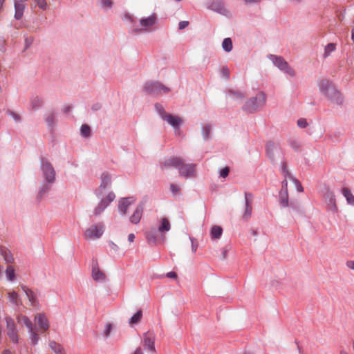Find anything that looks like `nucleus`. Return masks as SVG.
Returning a JSON list of instances; mask_svg holds the SVG:
<instances>
[{"label":"nucleus","mask_w":354,"mask_h":354,"mask_svg":"<svg viewBox=\"0 0 354 354\" xmlns=\"http://www.w3.org/2000/svg\"><path fill=\"white\" fill-rule=\"evenodd\" d=\"M320 93L331 103L342 105L344 98L341 92L336 88L335 84L327 79H323L319 82Z\"/></svg>","instance_id":"nucleus-1"},{"label":"nucleus","mask_w":354,"mask_h":354,"mask_svg":"<svg viewBox=\"0 0 354 354\" xmlns=\"http://www.w3.org/2000/svg\"><path fill=\"white\" fill-rule=\"evenodd\" d=\"M126 18L129 20L132 25V31L135 33H142L149 32L157 21L156 14H152L146 18L140 20L139 25H137L133 17L127 15Z\"/></svg>","instance_id":"nucleus-2"},{"label":"nucleus","mask_w":354,"mask_h":354,"mask_svg":"<svg viewBox=\"0 0 354 354\" xmlns=\"http://www.w3.org/2000/svg\"><path fill=\"white\" fill-rule=\"evenodd\" d=\"M266 102V95L263 92H259L255 97H251L245 102L243 110L250 113H254L260 107L264 106Z\"/></svg>","instance_id":"nucleus-3"},{"label":"nucleus","mask_w":354,"mask_h":354,"mask_svg":"<svg viewBox=\"0 0 354 354\" xmlns=\"http://www.w3.org/2000/svg\"><path fill=\"white\" fill-rule=\"evenodd\" d=\"M268 57L276 67L286 75L292 77L296 75L295 71L289 66L288 63L283 57L270 54Z\"/></svg>","instance_id":"nucleus-4"},{"label":"nucleus","mask_w":354,"mask_h":354,"mask_svg":"<svg viewBox=\"0 0 354 354\" xmlns=\"http://www.w3.org/2000/svg\"><path fill=\"white\" fill-rule=\"evenodd\" d=\"M145 93L151 95H160L168 93L170 91L169 88L158 82H147L143 86Z\"/></svg>","instance_id":"nucleus-5"},{"label":"nucleus","mask_w":354,"mask_h":354,"mask_svg":"<svg viewBox=\"0 0 354 354\" xmlns=\"http://www.w3.org/2000/svg\"><path fill=\"white\" fill-rule=\"evenodd\" d=\"M40 168L45 180L49 184H53L55 181V171L52 164L44 157L40 158Z\"/></svg>","instance_id":"nucleus-6"},{"label":"nucleus","mask_w":354,"mask_h":354,"mask_svg":"<svg viewBox=\"0 0 354 354\" xmlns=\"http://www.w3.org/2000/svg\"><path fill=\"white\" fill-rule=\"evenodd\" d=\"M105 225L103 223H98L91 225L87 228L84 235L86 239H97L100 238L104 234Z\"/></svg>","instance_id":"nucleus-7"},{"label":"nucleus","mask_w":354,"mask_h":354,"mask_svg":"<svg viewBox=\"0 0 354 354\" xmlns=\"http://www.w3.org/2000/svg\"><path fill=\"white\" fill-rule=\"evenodd\" d=\"M324 200L327 205V209L333 213H337L338 208L336 204L335 196L333 191L328 187L325 189L324 195Z\"/></svg>","instance_id":"nucleus-8"},{"label":"nucleus","mask_w":354,"mask_h":354,"mask_svg":"<svg viewBox=\"0 0 354 354\" xmlns=\"http://www.w3.org/2000/svg\"><path fill=\"white\" fill-rule=\"evenodd\" d=\"M266 153L268 158L272 162H274L276 160V158L282 154V150L279 145L270 141L266 143Z\"/></svg>","instance_id":"nucleus-9"},{"label":"nucleus","mask_w":354,"mask_h":354,"mask_svg":"<svg viewBox=\"0 0 354 354\" xmlns=\"http://www.w3.org/2000/svg\"><path fill=\"white\" fill-rule=\"evenodd\" d=\"M115 198V195L113 192H110L106 198H102L93 210L95 216L100 215L104 209L113 202Z\"/></svg>","instance_id":"nucleus-10"},{"label":"nucleus","mask_w":354,"mask_h":354,"mask_svg":"<svg viewBox=\"0 0 354 354\" xmlns=\"http://www.w3.org/2000/svg\"><path fill=\"white\" fill-rule=\"evenodd\" d=\"M253 200L254 196L252 193L245 192V210L243 218L245 221L249 220L252 216Z\"/></svg>","instance_id":"nucleus-11"},{"label":"nucleus","mask_w":354,"mask_h":354,"mask_svg":"<svg viewBox=\"0 0 354 354\" xmlns=\"http://www.w3.org/2000/svg\"><path fill=\"white\" fill-rule=\"evenodd\" d=\"M179 175L186 178L196 176V165L195 164H184L179 167Z\"/></svg>","instance_id":"nucleus-12"},{"label":"nucleus","mask_w":354,"mask_h":354,"mask_svg":"<svg viewBox=\"0 0 354 354\" xmlns=\"http://www.w3.org/2000/svg\"><path fill=\"white\" fill-rule=\"evenodd\" d=\"M100 180V185L95 192L97 196H101L103 194V191L111 185V176L108 172L104 171L102 174Z\"/></svg>","instance_id":"nucleus-13"},{"label":"nucleus","mask_w":354,"mask_h":354,"mask_svg":"<svg viewBox=\"0 0 354 354\" xmlns=\"http://www.w3.org/2000/svg\"><path fill=\"white\" fill-rule=\"evenodd\" d=\"M183 163V160L180 157H171L165 161L160 162V168L161 169H166L170 167H174L179 170V167H180L181 165Z\"/></svg>","instance_id":"nucleus-14"},{"label":"nucleus","mask_w":354,"mask_h":354,"mask_svg":"<svg viewBox=\"0 0 354 354\" xmlns=\"http://www.w3.org/2000/svg\"><path fill=\"white\" fill-rule=\"evenodd\" d=\"M136 201L134 196L122 198L118 201V210L121 215H125L127 213L129 207L133 204Z\"/></svg>","instance_id":"nucleus-15"},{"label":"nucleus","mask_w":354,"mask_h":354,"mask_svg":"<svg viewBox=\"0 0 354 354\" xmlns=\"http://www.w3.org/2000/svg\"><path fill=\"white\" fill-rule=\"evenodd\" d=\"M92 277L94 281H102L105 279V274L100 270L97 261L96 259L92 260Z\"/></svg>","instance_id":"nucleus-16"},{"label":"nucleus","mask_w":354,"mask_h":354,"mask_svg":"<svg viewBox=\"0 0 354 354\" xmlns=\"http://www.w3.org/2000/svg\"><path fill=\"white\" fill-rule=\"evenodd\" d=\"M144 206L145 204L143 202L140 203L137 205L133 214L129 218L131 223L138 224L140 221L144 211Z\"/></svg>","instance_id":"nucleus-17"},{"label":"nucleus","mask_w":354,"mask_h":354,"mask_svg":"<svg viewBox=\"0 0 354 354\" xmlns=\"http://www.w3.org/2000/svg\"><path fill=\"white\" fill-rule=\"evenodd\" d=\"M142 344L149 351L152 352L156 351L154 346V336L151 333L147 332L144 334Z\"/></svg>","instance_id":"nucleus-18"},{"label":"nucleus","mask_w":354,"mask_h":354,"mask_svg":"<svg viewBox=\"0 0 354 354\" xmlns=\"http://www.w3.org/2000/svg\"><path fill=\"white\" fill-rule=\"evenodd\" d=\"M162 120L167 121L171 127L178 130H179L180 125L182 123V120L180 117L173 115L170 113H167L165 115Z\"/></svg>","instance_id":"nucleus-19"},{"label":"nucleus","mask_w":354,"mask_h":354,"mask_svg":"<svg viewBox=\"0 0 354 354\" xmlns=\"http://www.w3.org/2000/svg\"><path fill=\"white\" fill-rule=\"evenodd\" d=\"M37 319V325L39 329L46 331L49 328L50 324L48 319L46 317L45 314L39 313L35 317Z\"/></svg>","instance_id":"nucleus-20"},{"label":"nucleus","mask_w":354,"mask_h":354,"mask_svg":"<svg viewBox=\"0 0 354 354\" xmlns=\"http://www.w3.org/2000/svg\"><path fill=\"white\" fill-rule=\"evenodd\" d=\"M21 289L25 292L29 301L32 306H36L38 304V300L37 299L36 294L30 288L25 286H21Z\"/></svg>","instance_id":"nucleus-21"},{"label":"nucleus","mask_w":354,"mask_h":354,"mask_svg":"<svg viewBox=\"0 0 354 354\" xmlns=\"http://www.w3.org/2000/svg\"><path fill=\"white\" fill-rule=\"evenodd\" d=\"M25 10V5L19 1H15V18L17 20H20L24 15Z\"/></svg>","instance_id":"nucleus-22"},{"label":"nucleus","mask_w":354,"mask_h":354,"mask_svg":"<svg viewBox=\"0 0 354 354\" xmlns=\"http://www.w3.org/2000/svg\"><path fill=\"white\" fill-rule=\"evenodd\" d=\"M171 229V224L167 218H162L160 221V225L158 226V230L162 234L164 235L166 232H169Z\"/></svg>","instance_id":"nucleus-23"},{"label":"nucleus","mask_w":354,"mask_h":354,"mask_svg":"<svg viewBox=\"0 0 354 354\" xmlns=\"http://www.w3.org/2000/svg\"><path fill=\"white\" fill-rule=\"evenodd\" d=\"M145 238L149 244L156 245L158 241V233L155 229L145 232Z\"/></svg>","instance_id":"nucleus-24"},{"label":"nucleus","mask_w":354,"mask_h":354,"mask_svg":"<svg viewBox=\"0 0 354 354\" xmlns=\"http://www.w3.org/2000/svg\"><path fill=\"white\" fill-rule=\"evenodd\" d=\"M0 254L3 257L5 261L8 263L14 262V257L11 252L3 246H0Z\"/></svg>","instance_id":"nucleus-25"},{"label":"nucleus","mask_w":354,"mask_h":354,"mask_svg":"<svg viewBox=\"0 0 354 354\" xmlns=\"http://www.w3.org/2000/svg\"><path fill=\"white\" fill-rule=\"evenodd\" d=\"M44 104L43 99L37 95L32 96L30 100V106L31 109L37 110L41 108Z\"/></svg>","instance_id":"nucleus-26"},{"label":"nucleus","mask_w":354,"mask_h":354,"mask_svg":"<svg viewBox=\"0 0 354 354\" xmlns=\"http://www.w3.org/2000/svg\"><path fill=\"white\" fill-rule=\"evenodd\" d=\"M341 193L345 197L348 204L354 206V196L351 193V191L348 187H342L341 189Z\"/></svg>","instance_id":"nucleus-27"},{"label":"nucleus","mask_w":354,"mask_h":354,"mask_svg":"<svg viewBox=\"0 0 354 354\" xmlns=\"http://www.w3.org/2000/svg\"><path fill=\"white\" fill-rule=\"evenodd\" d=\"M279 204L282 207H287L288 203V190L281 189L279 194Z\"/></svg>","instance_id":"nucleus-28"},{"label":"nucleus","mask_w":354,"mask_h":354,"mask_svg":"<svg viewBox=\"0 0 354 354\" xmlns=\"http://www.w3.org/2000/svg\"><path fill=\"white\" fill-rule=\"evenodd\" d=\"M211 7L212 10L222 15H227L228 13L227 10L225 8L223 3L221 1L213 2L211 5Z\"/></svg>","instance_id":"nucleus-29"},{"label":"nucleus","mask_w":354,"mask_h":354,"mask_svg":"<svg viewBox=\"0 0 354 354\" xmlns=\"http://www.w3.org/2000/svg\"><path fill=\"white\" fill-rule=\"evenodd\" d=\"M8 298L9 301L15 306H19L21 304L18 293L15 291L8 292Z\"/></svg>","instance_id":"nucleus-30"},{"label":"nucleus","mask_w":354,"mask_h":354,"mask_svg":"<svg viewBox=\"0 0 354 354\" xmlns=\"http://www.w3.org/2000/svg\"><path fill=\"white\" fill-rule=\"evenodd\" d=\"M142 317V310H138L129 320V324L130 326H133L135 324H138Z\"/></svg>","instance_id":"nucleus-31"},{"label":"nucleus","mask_w":354,"mask_h":354,"mask_svg":"<svg viewBox=\"0 0 354 354\" xmlns=\"http://www.w3.org/2000/svg\"><path fill=\"white\" fill-rule=\"evenodd\" d=\"M49 346L56 354H65L63 346L55 341H50Z\"/></svg>","instance_id":"nucleus-32"},{"label":"nucleus","mask_w":354,"mask_h":354,"mask_svg":"<svg viewBox=\"0 0 354 354\" xmlns=\"http://www.w3.org/2000/svg\"><path fill=\"white\" fill-rule=\"evenodd\" d=\"M223 233V229L218 225H214L211 230V236L212 239H219Z\"/></svg>","instance_id":"nucleus-33"},{"label":"nucleus","mask_w":354,"mask_h":354,"mask_svg":"<svg viewBox=\"0 0 354 354\" xmlns=\"http://www.w3.org/2000/svg\"><path fill=\"white\" fill-rule=\"evenodd\" d=\"M6 276L8 281H12L15 279V272L14 268L9 265L6 270Z\"/></svg>","instance_id":"nucleus-34"},{"label":"nucleus","mask_w":354,"mask_h":354,"mask_svg":"<svg viewBox=\"0 0 354 354\" xmlns=\"http://www.w3.org/2000/svg\"><path fill=\"white\" fill-rule=\"evenodd\" d=\"M17 319L18 322L21 321L23 322V324L28 328V331H32L33 329L32 324L28 317L24 315L18 316Z\"/></svg>","instance_id":"nucleus-35"},{"label":"nucleus","mask_w":354,"mask_h":354,"mask_svg":"<svg viewBox=\"0 0 354 354\" xmlns=\"http://www.w3.org/2000/svg\"><path fill=\"white\" fill-rule=\"evenodd\" d=\"M222 47L225 52H230L232 50V41L230 38H225L222 43Z\"/></svg>","instance_id":"nucleus-36"},{"label":"nucleus","mask_w":354,"mask_h":354,"mask_svg":"<svg viewBox=\"0 0 354 354\" xmlns=\"http://www.w3.org/2000/svg\"><path fill=\"white\" fill-rule=\"evenodd\" d=\"M51 185L52 184H49L47 182L46 183H44L39 189L37 198H41L43 196H44L49 192Z\"/></svg>","instance_id":"nucleus-37"},{"label":"nucleus","mask_w":354,"mask_h":354,"mask_svg":"<svg viewBox=\"0 0 354 354\" xmlns=\"http://www.w3.org/2000/svg\"><path fill=\"white\" fill-rule=\"evenodd\" d=\"M45 121L49 127H53L55 122V113L54 112L49 113L45 117Z\"/></svg>","instance_id":"nucleus-38"},{"label":"nucleus","mask_w":354,"mask_h":354,"mask_svg":"<svg viewBox=\"0 0 354 354\" xmlns=\"http://www.w3.org/2000/svg\"><path fill=\"white\" fill-rule=\"evenodd\" d=\"M81 136L84 138H89L91 134V130L88 124H82L80 129Z\"/></svg>","instance_id":"nucleus-39"},{"label":"nucleus","mask_w":354,"mask_h":354,"mask_svg":"<svg viewBox=\"0 0 354 354\" xmlns=\"http://www.w3.org/2000/svg\"><path fill=\"white\" fill-rule=\"evenodd\" d=\"M6 322V328L7 332L15 330L16 328V324L14 319L10 317H6L5 318Z\"/></svg>","instance_id":"nucleus-40"},{"label":"nucleus","mask_w":354,"mask_h":354,"mask_svg":"<svg viewBox=\"0 0 354 354\" xmlns=\"http://www.w3.org/2000/svg\"><path fill=\"white\" fill-rule=\"evenodd\" d=\"M17 333L18 331L17 328H15L13 330L7 332V335L9 337L10 339L15 344H17L19 342V337Z\"/></svg>","instance_id":"nucleus-41"},{"label":"nucleus","mask_w":354,"mask_h":354,"mask_svg":"<svg viewBox=\"0 0 354 354\" xmlns=\"http://www.w3.org/2000/svg\"><path fill=\"white\" fill-rule=\"evenodd\" d=\"M335 48H335V44H333V43L328 44L326 46L325 49H324V57H327L328 56H329L332 52L335 51Z\"/></svg>","instance_id":"nucleus-42"},{"label":"nucleus","mask_w":354,"mask_h":354,"mask_svg":"<svg viewBox=\"0 0 354 354\" xmlns=\"http://www.w3.org/2000/svg\"><path fill=\"white\" fill-rule=\"evenodd\" d=\"M212 127L209 124H207L203 127V137L204 140L209 138Z\"/></svg>","instance_id":"nucleus-43"},{"label":"nucleus","mask_w":354,"mask_h":354,"mask_svg":"<svg viewBox=\"0 0 354 354\" xmlns=\"http://www.w3.org/2000/svg\"><path fill=\"white\" fill-rule=\"evenodd\" d=\"M155 109L156 110V111L158 113V114L160 115V116L161 117L162 119H163L165 118V115H166L167 113L165 111V109L163 108V106L159 104V103H156L155 104Z\"/></svg>","instance_id":"nucleus-44"},{"label":"nucleus","mask_w":354,"mask_h":354,"mask_svg":"<svg viewBox=\"0 0 354 354\" xmlns=\"http://www.w3.org/2000/svg\"><path fill=\"white\" fill-rule=\"evenodd\" d=\"M281 171L284 174L285 177H289L291 176L287 167V163L285 161L281 162Z\"/></svg>","instance_id":"nucleus-45"},{"label":"nucleus","mask_w":354,"mask_h":354,"mask_svg":"<svg viewBox=\"0 0 354 354\" xmlns=\"http://www.w3.org/2000/svg\"><path fill=\"white\" fill-rule=\"evenodd\" d=\"M290 179H291L292 180V182L295 185L297 190L299 192H304V188H303L301 184L300 183V182L297 178H294L293 176H290Z\"/></svg>","instance_id":"nucleus-46"},{"label":"nucleus","mask_w":354,"mask_h":354,"mask_svg":"<svg viewBox=\"0 0 354 354\" xmlns=\"http://www.w3.org/2000/svg\"><path fill=\"white\" fill-rule=\"evenodd\" d=\"M30 334V339L32 344L36 345L38 343L39 341V336L38 335L34 332L33 329L32 331H28Z\"/></svg>","instance_id":"nucleus-47"},{"label":"nucleus","mask_w":354,"mask_h":354,"mask_svg":"<svg viewBox=\"0 0 354 354\" xmlns=\"http://www.w3.org/2000/svg\"><path fill=\"white\" fill-rule=\"evenodd\" d=\"M6 113L8 115H9L10 116H11L16 122H19L21 120V116L17 114V113L10 110V109H8L6 111Z\"/></svg>","instance_id":"nucleus-48"},{"label":"nucleus","mask_w":354,"mask_h":354,"mask_svg":"<svg viewBox=\"0 0 354 354\" xmlns=\"http://www.w3.org/2000/svg\"><path fill=\"white\" fill-rule=\"evenodd\" d=\"M37 3L38 7L43 10H46L47 9V3L46 0H35Z\"/></svg>","instance_id":"nucleus-49"},{"label":"nucleus","mask_w":354,"mask_h":354,"mask_svg":"<svg viewBox=\"0 0 354 354\" xmlns=\"http://www.w3.org/2000/svg\"><path fill=\"white\" fill-rule=\"evenodd\" d=\"M170 190L173 194L176 195L180 193V187L176 184H171L170 185Z\"/></svg>","instance_id":"nucleus-50"},{"label":"nucleus","mask_w":354,"mask_h":354,"mask_svg":"<svg viewBox=\"0 0 354 354\" xmlns=\"http://www.w3.org/2000/svg\"><path fill=\"white\" fill-rule=\"evenodd\" d=\"M297 125L300 128H306L308 126V122L306 119L300 118L297 120Z\"/></svg>","instance_id":"nucleus-51"},{"label":"nucleus","mask_w":354,"mask_h":354,"mask_svg":"<svg viewBox=\"0 0 354 354\" xmlns=\"http://www.w3.org/2000/svg\"><path fill=\"white\" fill-rule=\"evenodd\" d=\"M230 169L228 167H225L221 169L220 171V177L226 178L229 175Z\"/></svg>","instance_id":"nucleus-52"},{"label":"nucleus","mask_w":354,"mask_h":354,"mask_svg":"<svg viewBox=\"0 0 354 354\" xmlns=\"http://www.w3.org/2000/svg\"><path fill=\"white\" fill-rule=\"evenodd\" d=\"M221 72L222 75L226 79H228L230 77V70L227 68V66H223Z\"/></svg>","instance_id":"nucleus-53"},{"label":"nucleus","mask_w":354,"mask_h":354,"mask_svg":"<svg viewBox=\"0 0 354 354\" xmlns=\"http://www.w3.org/2000/svg\"><path fill=\"white\" fill-rule=\"evenodd\" d=\"M100 3L104 8H109L112 6V1L111 0H101Z\"/></svg>","instance_id":"nucleus-54"},{"label":"nucleus","mask_w":354,"mask_h":354,"mask_svg":"<svg viewBox=\"0 0 354 354\" xmlns=\"http://www.w3.org/2000/svg\"><path fill=\"white\" fill-rule=\"evenodd\" d=\"M189 239L192 243V250L194 253H195L198 248V243L195 239L192 237H190Z\"/></svg>","instance_id":"nucleus-55"},{"label":"nucleus","mask_w":354,"mask_h":354,"mask_svg":"<svg viewBox=\"0 0 354 354\" xmlns=\"http://www.w3.org/2000/svg\"><path fill=\"white\" fill-rule=\"evenodd\" d=\"M112 326L111 324H107L105 326V329L104 330V334L106 337H108L111 333Z\"/></svg>","instance_id":"nucleus-56"},{"label":"nucleus","mask_w":354,"mask_h":354,"mask_svg":"<svg viewBox=\"0 0 354 354\" xmlns=\"http://www.w3.org/2000/svg\"><path fill=\"white\" fill-rule=\"evenodd\" d=\"M189 25V21H181L179 22V24H178V28L180 30H183L184 28H185L187 26H188Z\"/></svg>","instance_id":"nucleus-57"},{"label":"nucleus","mask_w":354,"mask_h":354,"mask_svg":"<svg viewBox=\"0 0 354 354\" xmlns=\"http://www.w3.org/2000/svg\"><path fill=\"white\" fill-rule=\"evenodd\" d=\"M346 267L352 270H354V260H348L346 262Z\"/></svg>","instance_id":"nucleus-58"},{"label":"nucleus","mask_w":354,"mask_h":354,"mask_svg":"<svg viewBox=\"0 0 354 354\" xmlns=\"http://www.w3.org/2000/svg\"><path fill=\"white\" fill-rule=\"evenodd\" d=\"M166 277L167 278H170V279H176L177 278V274L175 272H169L166 274Z\"/></svg>","instance_id":"nucleus-59"},{"label":"nucleus","mask_w":354,"mask_h":354,"mask_svg":"<svg viewBox=\"0 0 354 354\" xmlns=\"http://www.w3.org/2000/svg\"><path fill=\"white\" fill-rule=\"evenodd\" d=\"M290 206L295 211L299 210V207L297 203L291 202Z\"/></svg>","instance_id":"nucleus-60"},{"label":"nucleus","mask_w":354,"mask_h":354,"mask_svg":"<svg viewBox=\"0 0 354 354\" xmlns=\"http://www.w3.org/2000/svg\"><path fill=\"white\" fill-rule=\"evenodd\" d=\"M32 43V38H26L25 39V44L26 48H28Z\"/></svg>","instance_id":"nucleus-61"},{"label":"nucleus","mask_w":354,"mask_h":354,"mask_svg":"<svg viewBox=\"0 0 354 354\" xmlns=\"http://www.w3.org/2000/svg\"><path fill=\"white\" fill-rule=\"evenodd\" d=\"M246 4H252V3H260L261 0H243Z\"/></svg>","instance_id":"nucleus-62"},{"label":"nucleus","mask_w":354,"mask_h":354,"mask_svg":"<svg viewBox=\"0 0 354 354\" xmlns=\"http://www.w3.org/2000/svg\"><path fill=\"white\" fill-rule=\"evenodd\" d=\"M282 188L281 189L288 190V181L286 179H284L282 183Z\"/></svg>","instance_id":"nucleus-63"},{"label":"nucleus","mask_w":354,"mask_h":354,"mask_svg":"<svg viewBox=\"0 0 354 354\" xmlns=\"http://www.w3.org/2000/svg\"><path fill=\"white\" fill-rule=\"evenodd\" d=\"M133 354H144V353L140 347H138Z\"/></svg>","instance_id":"nucleus-64"}]
</instances>
